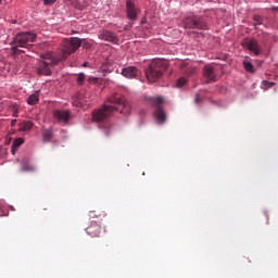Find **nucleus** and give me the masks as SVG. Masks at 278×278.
<instances>
[{
    "instance_id": "obj_26",
    "label": "nucleus",
    "mask_w": 278,
    "mask_h": 278,
    "mask_svg": "<svg viewBox=\"0 0 278 278\" xmlns=\"http://www.w3.org/2000/svg\"><path fill=\"white\" fill-rule=\"evenodd\" d=\"M97 81H98L97 77L91 76V77L88 78L89 84H97Z\"/></svg>"
},
{
    "instance_id": "obj_24",
    "label": "nucleus",
    "mask_w": 278,
    "mask_h": 278,
    "mask_svg": "<svg viewBox=\"0 0 278 278\" xmlns=\"http://www.w3.org/2000/svg\"><path fill=\"white\" fill-rule=\"evenodd\" d=\"M187 81H188V80H187L185 77L179 78V79L177 80V87H178V88H181L182 86H186Z\"/></svg>"
},
{
    "instance_id": "obj_20",
    "label": "nucleus",
    "mask_w": 278,
    "mask_h": 278,
    "mask_svg": "<svg viewBox=\"0 0 278 278\" xmlns=\"http://www.w3.org/2000/svg\"><path fill=\"white\" fill-rule=\"evenodd\" d=\"M34 127V122L31 121H26L20 124V130L21 131H29Z\"/></svg>"
},
{
    "instance_id": "obj_1",
    "label": "nucleus",
    "mask_w": 278,
    "mask_h": 278,
    "mask_svg": "<svg viewBox=\"0 0 278 278\" xmlns=\"http://www.w3.org/2000/svg\"><path fill=\"white\" fill-rule=\"evenodd\" d=\"M109 103L112 104H103L100 109L92 112V118L96 123L108 121V118H110L114 112H118V110L121 114H127L129 112L125 98L121 97L118 93L113 94L109 99Z\"/></svg>"
},
{
    "instance_id": "obj_4",
    "label": "nucleus",
    "mask_w": 278,
    "mask_h": 278,
    "mask_svg": "<svg viewBox=\"0 0 278 278\" xmlns=\"http://www.w3.org/2000/svg\"><path fill=\"white\" fill-rule=\"evenodd\" d=\"M37 36L34 33H20L14 37L13 40V47H12V51L13 53H16V51H21L18 50V47L25 48L27 47V45H29V42H35Z\"/></svg>"
},
{
    "instance_id": "obj_28",
    "label": "nucleus",
    "mask_w": 278,
    "mask_h": 278,
    "mask_svg": "<svg viewBox=\"0 0 278 278\" xmlns=\"http://www.w3.org/2000/svg\"><path fill=\"white\" fill-rule=\"evenodd\" d=\"M54 1H55V0H43V3H45L46 5H51V4H53Z\"/></svg>"
},
{
    "instance_id": "obj_23",
    "label": "nucleus",
    "mask_w": 278,
    "mask_h": 278,
    "mask_svg": "<svg viewBox=\"0 0 278 278\" xmlns=\"http://www.w3.org/2000/svg\"><path fill=\"white\" fill-rule=\"evenodd\" d=\"M85 79H86V74H84V73L78 74L77 79H76L77 85L78 86L84 85Z\"/></svg>"
},
{
    "instance_id": "obj_29",
    "label": "nucleus",
    "mask_w": 278,
    "mask_h": 278,
    "mask_svg": "<svg viewBox=\"0 0 278 278\" xmlns=\"http://www.w3.org/2000/svg\"><path fill=\"white\" fill-rule=\"evenodd\" d=\"M201 99L199 98V96L195 97V103H200Z\"/></svg>"
},
{
    "instance_id": "obj_10",
    "label": "nucleus",
    "mask_w": 278,
    "mask_h": 278,
    "mask_svg": "<svg viewBox=\"0 0 278 278\" xmlns=\"http://www.w3.org/2000/svg\"><path fill=\"white\" fill-rule=\"evenodd\" d=\"M203 77L206 84H212L216 81V71H214V66L205 65L203 68Z\"/></svg>"
},
{
    "instance_id": "obj_30",
    "label": "nucleus",
    "mask_w": 278,
    "mask_h": 278,
    "mask_svg": "<svg viewBox=\"0 0 278 278\" xmlns=\"http://www.w3.org/2000/svg\"><path fill=\"white\" fill-rule=\"evenodd\" d=\"M83 66H84V67L88 66V62H85V63L83 64Z\"/></svg>"
},
{
    "instance_id": "obj_7",
    "label": "nucleus",
    "mask_w": 278,
    "mask_h": 278,
    "mask_svg": "<svg viewBox=\"0 0 278 278\" xmlns=\"http://www.w3.org/2000/svg\"><path fill=\"white\" fill-rule=\"evenodd\" d=\"M151 102L153 103L154 106H156V110L154 112L156 121L161 123V125L166 123V112H164V109L161 106L164 103V98H151Z\"/></svg>"
},
{
    "instance_id": "obj_15",
    "label": "nucleus",
    "mask_w": 278,
    "mask_h": 278,
    "mask_svg": "<svg viewBox=\"0 0 278 278\" xmlns=\"http://www.w3.org/2000/svg\"><path fill=\"white\" fill-rule=\"evenodd\" d=\"M100 129L103 131L104 136L110 137L114 134L115 126L110 122L102 123Z\"/></svg>"
},
{
    "instance_id": "obj_31",
    "label": "nucleus",
    "mask_w": 278,
    "mask_h": 278,
    "mask_svg": "<svg viewBox=\"0 0 278 278\" xmlns=\"http://www.w3.org/2000/svg\"><path fill=\"white\" fill-rule=\"evenodd\" d=\"M0 3H1V0H0Z\"/></svg>"
},
{
    "instance_id": "obj_2",
    "label": "nucleus",
    "mask_w": 278,
    "mask_h": 278,
    "mask_svg": "<svg viewBox=\"0 0 278 278\" xmlns=\"http://www.w3.org/2000/svg\"><path fill=\"white\" fill-rule=\"evenodd\" d=\"M166 62L162 60L152 61L148 68L146 70V77L150 84H155L159 79L164 75V71H166Z\"/></svg>"
},
{
    "instance_id": "obj_8",
    "label": "nucleus",
    "mask_w": 278,
    "mask_h": 278,
    "mask_svg": "<svg viewBox=\"0 0 278 278\" xmlns=\"http://www.w3.org/2000/svg\"><path fill=\"white\" fill-rule=\"evenodd\" d=\"M241 45L243 49H248V51H251V53H254V55L262 54V48L260 47V43L255 39L245 38L241 41Z\"/></svg>"
},
{
    "instance_id": "obj_16",
    "label": "nucleus",
    "mask_w": 278,
    "mask_h": 278,
    "mask_svg": "<svg viewBox=\"0 0 278 278\" xmlns=\"http://www.w3.org/2000/svg\"><path fill=\"white\" fill-rule=\"evenodd\" d=\"M38 101H40V90L35 91L27 98L28 105H37Z\"/></svg>"
},
{
    "instance_id": "obj_12",
    "label": "nucleus",
    "mask_w": 278,
    "mask_h": 278,
    "mask_svg": "<svg viewBox=\"0 0 278 278\" xmlns=\"http://www.w3.org/2000/svg\"><path fill=\"white\" fill-rule=\"evenodd\" d=\"M99 38L101 40H105L106 42H113L114 45L118 42V37L116 36V34L110 30H102L99 35Z\"/></svg>"
},
{
    "instance_id": "obj_27",
    "label": "nucleus",
    "mask_w": 278,
    "mask_h": 278,
    "mask_svg": "<svg viewBox=\"0 0 278 278\" xmlns=\"http://www.w3.org/2000/svg\"><path fill=\"white\" fill-rule=\"evenodd\" d=\"M265 86H267V88H273V86H275V83H270V81H266L264 80Z\"/></svg>"
},
{
    "instance_id": "obj_21",
    "label": "nucleus",
    "mask_w": 278,
    "mask_h": 278,
    "mask_svg": "<svg viewBox=\"0 0 278 278\" xmlns=\"http://www.w3.org/2000/svg\"><path fill=\"white\" fill-rule=\"evenodd\" d=\"M243 66H244L245 71H248V73H254L255 72V67L253 66V63H251L250 61L244 60L243 61Z\"/></svg>"
},
{
    "instance_id": "obj_18",
    "label": "nucleus",
    "mask_w": 278,
    "mask_h": 278,
    "mask_svg": "<svg viewBox=\"0 0 278 278\" xmlns=\"http://www.w3.org/2000/svg\"><path fill=\"white\" fill-rule=\"evenodd\" d=\"M43 142H51L53 138V128L45 129L42 132Z\"/></svg>"
},
{
    "instance_id": "obj_25",
    "label": "nucleus",
    "mask_w": 278,
    "mask_h": 278,
    "mask_svg": "<svg viewBox=\"0 0 278 278\" xmlns=\"http://www.w3.org/2000/svg\"><path fill=\"white\" fill-rule=\"evenodd\" d=\"M253 20L255 21L254 25H262V16L254 15Z\"/></svg>"
},
{
    "instance_id": "obj_9",
    "label": "nucleus",
    "mask_w": 278,
    "mask_h": 278,
    "mask_svg": "<svg viewBox=\"0 0 278 278\" xmlns=\"http://www.w3.org/2000/svg\"><path fill=\"white\" fill-rule=\"evenodd\" d=\"M140 9L136 7V3L132 0L126 1V15L129 21H136L138 18V13Z\"/></svg>"
},
{
    "instance_id": "obj_3",
    "label": "nucleus",
    "mask_w": 278,
    "mask_h": 278,
    "mask_svg": "<svg viewBox=\"0 0 278 278\" xmlns=\"http://www.w3.org/2000/svg\"><path fill=\"white\" fill-rule=\"evenodd\" d=\"M59 62L60 60L53 55V52H46L41 54V62H39L37 67L38 75H51V68L56 66Z\"/></svg>"
},
{
    "instance_id": "obj_19",
    "label": "nucleus",
    "mask_w": 278,
    "mask_h": 278,
    "mask_svg": "<svg viewBox=\"0 0 278 278\" xmlns=\"http://www.w3.org/2000/svg\"><path fill=\"white\" fill-rule=\"evenodd\" d=\"M25 142V139L23 138H16L12 143V154L16 153L18 151V147H21Z\"/></svg>"
},
{
    "instance_id": "obj_13",
    "label": "nucleus",
    "mask_w": 278,
    "mask_h": 278,
    "mask_svg": "<svg viewBox=\"0 0 278 278\" xmlns=\"http://www.w3.org/2000/svg\"><path fill=\"white\" fill-rule=\"evenodd\" d=\"M53 116L59 121V123H64L65 125L71 121V113L68 111L55 110L53 112Z\"/></svg>"
},
{
    "instance_id": "obj_11",
    "label": "nucleus",
    "mask_w": 278,
    "mask_h": 278,
    "mask_svg": "<svg viewBox=\"0 0 278 278\" xmlns=\"http://www.w3.org/2000/svg\"><path fill=\"white\" fill-rule=\"evenodd\" d=\"M86 233L91 236V238H99L101 236V225L97 222H91V224L86 228Z\"/></svg>"
},
{
    "instance_id": "obj_22",
    "label": "nucleus",
    "mask_w": 278,
    "mask_h": 278,
    "mask_svg": "<svg viewBox=\"0 0 278 278\" xmlns=\"http://www.w3.org/2000/svg\"><path fill=\"white\" fill-rule=\"evenodd\" d=\"M34 170H36V167H34V165H23L22 166L23 173H34Z\"/></svg>"
},
{
    "instance_id": "obj_6",
    "label": "nucleus",
    "mask_w": 278,
    "mask_h": 278,
    "mask_svg": "<svg viewBox=\"0 0 278 278\" xmlns=\"http://www.w3.org/2000/svg\"><path fill=\"white\" fill-rule=\"evenodd\" d=\"M185 29H207V22L199 15L187 16L182 20Z\"/></svg>"
},
{
    "instance_id": "obj_17",
    "label": "nucleus",
    "mask_w": 278,
    "mask_h": 278,
    "mask_svg": "<svg viewBox=\"0 0 278 278\" xmlns=\"http://www.w3.org/2000/svg\"><path fill=\"white\" fill-rule=\"evenodd\" d=\"M89 216H90V218H100V220H102V218H105V216H108V214L105 213V211L98 208L96 211H90Z\"/></svg>"
},
{
    "instance_id": "obj_5",
    "label": "nucleus",
    "mask_w": 278,
    "mask_h": 278,
    "mask_svg": "<svg viewBox=\"0 0 278 278\" xmlns=\"http://www.w3.org/2000/svg\"><path fill=\"white\" fill-rule=\"evenodd\" d=\"M61 47L63 58H68V55H73V53H75V51L81 47V39L77 37L63 39Z\"/></svg>"
},
{
    "instance_id": "obj_14",
    "label": "nucleus",
    "mask_w": 278,
    "mask_h": 278,
    "mask_svg": "<svg viewBox=\"0 0 278 278\" xmlns=\"http://www.w3.org/2000/svg\"><path fill=\"white\" fill-rule=\"evenodd\" d=\"M123 77L127 79H136L138 77V67L136 66H127L122 70Z\"/></svg>"
}]
</instances>
